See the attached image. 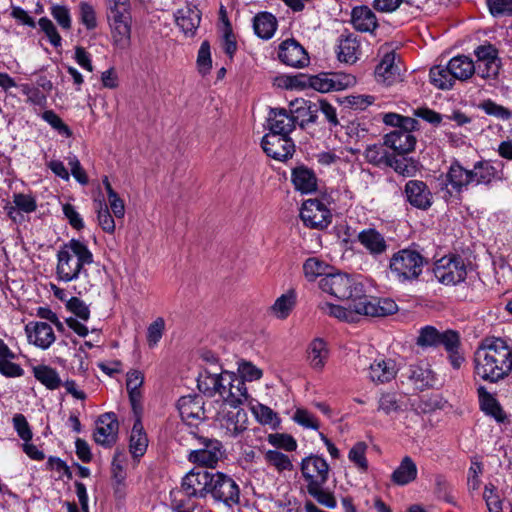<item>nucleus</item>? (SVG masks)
<instances>
[{"label": "nucleus", "instance_id": "nucleus-27", "mask_svg": "<svg viewBox=\"0 0 512 512\" xmlns=\"http://www.w3.org/2000/svg\"><path fill=\"white\" fill-rule=\"evenodd\" d=\"M360 244L372 255H381L386 252L388 245L383 235L374 228L364 229L357 236Z\"/></svg>", "mask_w": 512, "mask_h": 512}, {"label": "nucleus", "instance_id": "nucleus-37", "mask_svg": "<svg viewBox=\"0 0 512 512\" xmlns=\"http://www.w3.org/2000/svg\"><path fill=\"white\" fill-rule=\"evenodd\" d=\"M417 466L410 456H405L391 475L393 483L404 486L417 477Z\"/></svg>", "mask_w": 512, "mask_h": 512}, {"label": "nucleus", "instance_id": "nucleus-26", "mask_svg": "<svg viewBox=\"0 0 512 512\" xmlns=\"http://www.w3.org/2000/svg\"><path fill=\"white\" fill-rule=\"evenodd\" d=\"M291 180L296 190L309 194L317 189V177L312 169L304 165L292 169Z\"/></svg>", "mask_w": 512, "mask_h": 512}, {"label": "nucleus", "instance_id": "nucleus-40", "mask_svg": "<svg viewBox=\"0 0 512 512\" xmlns=\"http://www.w3.org/2000/svg\"><path fill=\"white\" fill-rule=\"evenodd\" d=\"M147 446L148 438L138 417L131 431L129 449L134 457H141L146 452Z\"/></svg>", "mask_w": 512, "mask_h": 512}, {"label": "nucleus", "instance_id": "nucleus-11", "mask_svg": "<svg viewBox=\"0 0 512 512\" xmlns=\"http://www.w3.org/2000/svg\"><path fill=\"white\" fill-rule=\"evenodd\" d=\"M261 146L267 156L279 161L291 157L295 147L289 135H276L275 133L265 134Z\"/></svg>", "mask_w": 512, "mask_h": 512}, {"label": "nucleus", "instance_id": "nucleus-38", "mask_svg": "<svg viewBox=\"0 0 512 512\" xmlns=\"http://www.w3.org/2000/svg\"><path fill=\"white\" fill-rule=\"evenodd\" d=\"M430 82L438 89L448 90L451 89L456 79L452 76L450 63L446 65H435L430 69L429 73Z\"/></svg>", "mask_w": 512, "mask_h": 512}, {"label": "nucleus", "instance_id": "nucleus-3", "mask_svg": "<svg viewBox=\"0 0 512 512\" xmlns=\"http://www.w3.org/2000/svg\"><path fill=\"white\" fill-rule=\"evenodd\" d=\"M106 16L111 29L114 44L125 49L131 39V4L130 0H104Z\"/></svg>", "mask_w": 512, "mask_h": 512}, {"label": "nucleus", "instance_id": "nucleus-54", "mask_svg": "<svg viewBox=\"0 0 512 512\" xmlns=\"http://www.w3.org/2000/svg\"><path fill=\"white\" fill-rule=\"evenodd\" d=\"M97 220L99 226L105 231L106 233L112 234L115 231V220L113 216L111 215L108 206L103 203L102 201L97 202Z\"/></svg>", "mask_w": 512, "mask_h": 512}, {"label": "nucleus", "instance_id": "nucleus-43", "mask_svg": "<svg viewBox=\"0 0 512 512\" xmlns=\"http://www.w3.org/2000/svg\"><path fill=\"white\" fill-rule=\"evenodd\" d=\"M34 377L49 390L58 389L62 385L58 372L47 365H38L33 368Z\"/></svg>", "mask_w": 512, "mask_h": 512}, {"label": "nucleus", "instance_id": "nucleus-62", "mask_svg": "<svg viewBox=\"0 0 512 512\" xmlns=\"http://www.w3.org/2000/svg\"><path fill=\"white\" fill-rule=\"evenodd\" d=\"M165 329V321L159 317L152 322L147 329V342L150 347L155 346L162 338Z\"/></svg>", "mask_w": 512, "mask_h": 512}, {"label": "nucleus", "instance_id": "nucleus-49", "mask_svg": "<svg viewBox=\"0 0 512 512\" xmlns=\"http://www.w3.org/2000/svg\"><path fill=\"white\" fill-rule=\"evenodd\" d=\"M324 485L307 487V493L313 497L318 504L328 509H335L337 501L332 491L323 488Z\"/></svg>", "mask_w": 512, "mask_h": 512}, {"label": "nucleus", "instance_id": "nucleus-51", "mask_svg": "<svg viewBox=\"0 0 512 512\" xmlns=\"http://www.w3.org/2000/svg\"><path fill=\"white\" fill-rule=\"evenodd\" d=\"M265 461L278 472L293 470V464L286 454L278 450H268L264 454Z\"/></svg>", "mask_w": 512, "mask_h": 512}, {"label": "nucleus", "instance_id": "nucleus-48", "mask_svg": "<svg viewBox=\"0 0 512 512\" xmlns=\"http://www.w3.org/2000/svg\"><path fill=\"white\" fill-rule=\"evenodd\" d=\"M328 351L326 345L321 339H314L308 348V360L311 367L321 370L325 365Z\"/></svg>", "mask_w": 512, "mask_h": 512}, {"label": "nucleus", "instance_id": "nucleus-14", "mask_svg": "<svg viewBox=\"0 0 512 512\" xmlns=\"http://www.w3.org/2000/svg\"><path fill=\"white\" fill-rule=\"evenodd\" d=\"M407 202L414 208L428 210L433 204V194L421 180H409L404 187Z\"/></svg>", "mask_w": 512, "mask_h": 512}, {"label": "nucleus", "instance_id": "nucleus-50", "mask_svg": "<svg viewBox=\"0 0 512 512\" xmlns=\"http://www.w3.org/2000/svg\"><path fill=\"white\" fill-rule=\"evenodd\" d=\"M441 333L437 328L431 325L422 327L416 339V344L422 348L438 347Z\"/></svg>", "mask_w": 512, "mask_h": 512}, {"label": "nucleus", "instance_id": "nucleus-41", "mask_svg": "<svg viewBox=\"0 0 512 512\" xmlns=\"http://www.w3.org/2000/svg\"><path fill=\"white\" fill-rule=\"evenodd\" d=\"M385 142L367 146L364 157L366 161L377 167H387L390 164L393 153L388 152Z\"/></svg>", "mask_w": 512, "mask_h": 512}, {"label": "nucleus", "instance_id": "nucleus-6", "mask_svg": "<svg viewBox=\"0 0 512 512\" xmlns=\"http://www.w3.org/2000/svg\"><path fill=\"white\" fill-rule=\"evenodd\" d=\"M208 497L216 503L231 508L240 502V488L229 475L218 471L213 472Z\"/></svg>", "mask_w": 512, "mask_h": 512}, {"label": "nucleus", "instance_id": "nucleus-23", "mask_svg": "<svg viewBox=\"0 0 512 512\" xmlns=\"http://www.w3.org/2000/svg\"><path fill=\"white\" fill-rule=\"evenodd\" d=\"M377 82L390 86L400 80L399 67L395 64V54L387 53L375 68Z\"/></svg>", "mask_w": 512, "mask_h": 512}, {"label": "nucleus", "instance_id": "nucleus-63", "mask_svg": "<svg viewBox=\"0 0 512 512\" xmlns=\"http://www.w3.org/2000/svg\"><path fill=\"white\" fill-rule=\"evenodd\" d=\"M481 108L485 111L486 114L494 116L498 119L508 120L511 117V111L499 105L492 100H486L481 104Z\"/></svg>", "mask_w": 512, "mask_h": 512}, {"label": "nucleus", "instance_id": "nucleus-16", "mask_svg": "<svg viewBox=\"0 0 512 512\" xmlns=\"http://www.w3.org/2000/svg\"><path fill=\"white\" fill-rule=\"evenodd\" d=\"M440 345L444 347L450 365L454 369H460L465 362L460 333L453 329L443 331L439 341Z\"/></svg>", "mask_w": 512, "mask_h": 512}, {"label": "nucleus", "instance_id": "nucleus-42", "mask_svg": "<svg viewBox=\"0 0 512 512\" xmlns=\"http://www.w3.org/2000/svg\"><path fill=\"white\" fill-rule=\"evenodd\" d=\"M254 31L262 39H270L277 27L276 18L267 12H263L254 18Z\"/></svg>", "mask_w": 512, "mask_h": 512}, {"label": "nucleus", "instance_id": "nucleus-20", "mask_svg": "<svg viewBox=\"0 0 512 512\" xmlns=\"http://www.w3.org/2000/svg\"><path fill=\"white\" fill-rule=\"evenodd\" d=\"M269 133L289 135L295 129V119L284 108H271L267 119Z\"/></svg>", "mask_w": 512, "mask_h": 512}, {"label": "nucleus", "instance_id": "nucleus-1", "mask_svg": "<svg viewBox=\"0 0 512 512\" xmlns=\"http://www.w3.org/2000/svg\"><path fill=\"white\" fill-rule=\"evenodd\" d=\"M475 373L497 383L512 372V348L502 338H485L474 353Z\"/></svg>", "mask_w": 512, "mask_h": 512}, {"label": "nucleus", "instance_id": "nucleus-53", "mask_svg": "<svg viewBox=\"0 0 512 512\" xmlns=\"http://www.w3.org/2000/svg\"><path fill=\"white\" fill-rule=\"evenodd\" d=\"M367 444L363 441L357 442L349 451L348 459L362 472L368 469V461L366 458Z\"/></svg>", "mask_w": 512, "mask_h": 512}, {"label": "nucleus", "instance_id": "nucleus-60", "mask_svg": "<svg viewBox=\"0 0 512 512\" xmlns=\"http://www.w3.org/2000/svg\"><path fill=\"white\" fill-rule=\"evenodd\" d=\"M329 314L337 319L353 322L355 321L356 315H359L355 309H352V301H350L348 307L340 305H329Z\"/></svg>", "mask_w": 512, "mask_h": 512}, {"label": "nucleus", "instance_id": "nucleus-4", "mask_svg": "<svg viewBox=\"0 0 512 512\" xmlns=\"http://www.w3.org/2000/svg\"><path fill=\"white\" fill-rule=\"evenodd\" d=\"M323 292L340 299L352 301V309L356 302H361L365 291L363 284L356 278L341 272L329 273L319 281Z\"/></svg>", "mask_w": 512, "mask_h": 512}, {"label": "nucleus", "instance_id": "nucleus-57", "mask_svg": "<svg viewBox=\"0 0 512 512\" xmlns=\"http://www.w3.org/2000/svg\"><path fill=\"white\" fill-rule=\"evenodd\" d=\"M268 442L276 448H281L286 451H294L297 448L295 439L288 434L274 433L269 434L267 437Z\"/></svg>", "mask_w": 512, "mask_h": 512}, {"label": "nucleus", "instance_id": "nucleus-33", "mask_svg": "<svg viewBox=\"0 0 512 512\" xmlns=\"http://www.w3.org/2000/svg\"><path fill=\"white\" fill-rule=\"evenodd\" d=\"M397 370L392 360L376 359L369 366V378L374 383H386L395 378Z\"/></svg>", "mask_w": 512, "mask_h": 512}, {"label": "nucleus", "instance_id": "nucleus-10", "mask_svg": "<svg viewBox=\"0 0 512 512\" xmlns=\"http://www.w3.org/2000/svg\"><path fill=\"white\" fill-rule=\"evenodd\" d=\"M301 473L307 482L306 488L324 485L329 477V465L326 460L317 455H310L301 461Z\"/></svg>", "mask_w": 512, "mask_h": 512}, {"label": "nucleus", "instance_id": "nucleus-18", "mask_svg": "<svg viewBox=\"0 0 512 512\" xmlns=\"http://www.w3.org/2000/svg\"><path fill=\"white\" fill-rule=\"evenodd\" d=\"M25 332L29 343L41 349L49 348L55 341L54 331L46 322H30L25 326Z\"/></svg>", "mask_w": 512, "mask_h": 512}, {"label": "nucleus", "instance_id": "nucleus-35", "mask_svg": "<svg viewBox=\"0 0 512 512\" xmlns=\"http://www.w3.org/2000/svg\"><path fill=\"white\" fill-rule=\"evenodd\" d=\"M478 63L488 62V70L483 74L484 79L495 78L499 73V59L497 49L491 45H481L475 49Z\"/></svg>", "mask_w": 512, "mask_h": 512}, {"label": "nucleus", "instance_id": "nucleus-30", "mask_svg": "<svg viewBox=\"0 0 512 512\" xmlns=\"http://www.w3.org/2000/svg\"><path fill=\"white\" fill-rule=\"evenodd\" d=\"M291 113L295 119V124L299 122L301 127L310 123H315L318 118L316 102L306 100H296L291 102Z\"/></svg>", "mask_w": 512, "mask_h": 512}, {"label": "nucleus", "instance_id": "nucleus-47", "mask_svg": "<svg viewBox=\"0 0 512 512\" xmlns=\"http://www.w3.org/2000/svg\"><path fill=\"white\" fill-rule=\"evenodd\" d=\"M329 270L330 266L316 257L308 258L303 264L304 276L311 282L315 281L318 277H325L330 273Z\"/></svg>", "mask_w": 512, "mask_h": 512}, {"label": "nucleus", "instance_id": "nucleus-25", "mask_svg": "<svg viewBox=\"0 0 512 512\" xmlns=\"http://www.w3.org/2000/svg\"><path fill=\"white\" fill-rule=\"evenodd\" d=\"M385 145L399 155L407 154L414 150L416 138L407 131L394 130L385 135Z\"/></svg>", "mask_w": 512, "mask_h": 512}, {"label": "nucleus", "instance_id": "nucleus-5", "mask_svg": "<svg viewBox=\"0 0 512 512\" xmlns=\"http://www.w3.org/2000/svg\"><path fill=\"white\" fill-rule=\"evenodd\" d=\"M427 260L416 250L402 249L393 254L389 262L392 276L401 283L418 279Z\"/></svg>", "mask_w": 512, "mask_h": 512}, {"label": "nucleus", "instance_id": "nucleus-56", "mask_svg": "<svg viewBox=\"0 0 512 512\" xmlns=\"http://www.w3.org/2000/svg\"><path fill=\"white\" fill-rule=\"evenodd\" d=\"M42 119L46 121L59 134L66 137L72 136L71 129L62 121V119L53 111L46 110L42 113Z\"/></svg>", "mask_w": 512, "mask_h": 512}, {"label": "nucleus", "instance_id": "nucleus-46", "mask_svg": "<svg viewBox=\"0 0 512 512\" xmlns=\"http://www.w3.org/2000/svg\"><path fill=\"white\" fill-rule=\"evenodd\" d=\"M295 304L296 293L294 290H290L278 297L270 309L277 318L285 319L288 317Z\"/></svg>", "mask_w": 512, "mask_h": 512}, {"label": "nucleus", "instance_id": "nucleus-19", "mask_svg": "<svg viewBox=\"0 0 512 512\" xmlns=\"http://www.w3.org/2000/svg\"><path fill=\"white\" fill-rule=\"evenodd\" d=\"M355 82V77L351 75H333L332 77L318 75L310 79V86L319 92L325 93L331 90H343L354 85Z\"/></svg>", "mask_w": 512, "mask_h": 512}, {"label": "nucleus", "instance_id": "nucleus-29", "mask_svg": "<svg viewBox=\"0 0 512 512\" xmlns=\"http://www.w3.org/2000/svg\"><path fill=\"white\" fill-rule=\"evenodd\" d=\"M253 399L250 398L246 384L243 382V378L238 377L234 374L232 377V384L228 390V394L224 396V402L233 408H238L240 405L248 403L252 404Z\"/></svg>", "mask_w": 512, "mask_h": 512}, {"label": "nucleus", "instance_id": "nucleus-9", "mask_svg": "<svg viewBox=\"0 0 512 512\" xmlns=\"http://www.w3.org/2000/svg\"><path fill=\"white\" fill-rule=\"evenodd\" d=\"M300 218L309 228L324 229L331 223L332 214L318 199H308L302 204Z\"/></svg>", "mask_w": 512, "mask_h": 512}, {"label": "nucleus", "instance_id": "nucleus-28", "mask_svg": "<svg viewBox=\"0 0 512 512\" xmlns=\"http://www.w3.org/2000/svg\"><path fill=\"white\" fill-rule=\"evenodd\" d=\"M247 414L238 409L229 411L220 418V425L230 437H236L247 429Z\"/></svg>", "mask_w": 512, "mask_h": 512}, {"label": "nucleus", "instance_id": "nucleus-15", "mask_svg": "<svg viewBox=\"0 0 512 512\" xmlns=\"http://www.w3.org/2000/svg\"><path fill=\"white\" fill-rule=\"evenodd\" d=\"M278 58L285 65L294 68H303L309 64L306 50L294 39H287L280 44Z\"/></svg>", "mask_w": 512, "mask_h": 512}, {"label": "nucleus", "instance_id": "nucleus-64", "mask_svg": "<svg viewBox=\"0 0 512 512\" xmlns=\"http://www.w3.org/2000/svg\"><path fill=\"white\" fill-rule=\"evenodd\" d=\"M124 462L125 454L120 450H116L111 464V472L113 479L118 484L125 479Z\"/></svg>", "mask_w": 512, "mask_h": 512}, {"label": "nucleus", "instance_id": "nucleus-32", "mask_svg": "<svg viewBox=\"0 0 512 512\" xmlns=\"http://www.w3.org/2000/svg\"><path fill=\"white\" fill-rule=\"evenodd\" d=\"M353 27L360 32H373L377 26L375 13L367 6L355 7L351 13Z\"/></svg>", "mask_w": 512, "mask_h": 512}, {"label": "nucleus", "instance_id": "nucleus-39", "mask_svg": "<svg viewBox=\"0 0 512 512\" xmlns=\"http://www.w3.org/2000/svg\"><path fill=\"white\" fill-rule=\"evenodd\" d=\"M449 63L452 76L456 80L465 81L476 72V66L472 59L465 55L455 56L450 59Z\"/></svg>", "mask_w": 512, "mask_h": 512}, {"label": "nucleus", "instance_id": "nucleus-55", "mask_svg": "<svg viewBox=\"0 0 512 512\" xmlns=\"http://www.w3.org/2000/svg\"><path fill=\"white\" fill-rule=\"evenodd\" d=\"M252 411L259 422L262 424L272 425L276 427L279 425L280 420L277 417V414L268 406L257 403V405L252 406Z\"/></svg>", "mask_w": 512, "mask_h": 512}, {"label": "nucleus", "instance_id": "nucleus-52", "mask_svg": "<svg viewBox=\"0 0 512 512\" xmlns=\"http://www.w3.org/2000/svg\"><path fill=\"white\" fill-rule=\"evenodd\" d=\"M218 369L205 370V374H201L198 378V388L201 392L209 397L215 395V387L219 378Z\"/></svg>", "mask_w": 512, "mask_h": 512}, {"label": "nucleus", "instance_id": "nucleus-34", "mask_svg": "<svg viewBox=\"0 0 512 512\" xmlns=\"http://www.w3.org/2000/svg\"><path fill=\"white\" fill-rule=\"evenodd\" d=\"M477 393L481 410L492 416L497 422L503 423L506 420V414L496 398L484 386H479Z\"/></svg>", "mask_w": 512, "mask_h": 512}, {"label": "nucleus", "instance_id": "nucleus-44", "mask_svg": "<svg viewBox=\"0 0 512 512\" xmlns=\"http://www.w3.org/2000/svg\"><path fill=\"white\" fill-rule=\"evenodd\" d=\"M419 166V162L411 157L393 155L387 167L392 168L403 177H413L419 170Z\"/></svg>", "mask_w": 512, "mask_h": 512}, {"label": "nucleus", "instance_id": "nucleus-21", "mask_svg": "<svg viewBox=\"0 0 512 512\" xmlns=\"http://www.w3.org/2000/svg\"><path fill=\"white\" fill-rule=\"evenodd\" d=\"M177 407L182 420L188 424L204 418L203 402L199 396H182L177 402Z\"/></svg>", "mask_w": 512, "mask_h": 512}, {"label": "nucleus", "instance_id": "nucleus-7", "mask_svg": "<svg viewBox=\"0 0 512 512\" xmlns=\"http://www.w3.org/2000/svg\"><path fill=\"white\" fill-rule=\"evenodd\" d=\"M197 439L202 447L189 452V462L204 468H215L224 455L222 443L217 439L203 436Z\"/></svg>", "mask_w": 512, "mask_h": 512}, {"label": "nucleus", "instance_id": "nucleus-13", "mask_svg": "<svg viewBox=\"0 0 512 512\" xmlns=\"http://www.w3.org/2000/svg\"><path fill=\"white\" fill-rule=\"evenodd\" d=\"M361 302H356L354 309L359 315L383 317L395 313L397 304L391 299H375L364 294Z\"/></svg>", "mask_w": 512, "mask_h": 512}, {"label": "nucleus", "instance_id": "nucleus-36", "mask_svg": "<svg viewBox=\"0 0 512 512\" xmlns=\"http://www.w3.org/2000/svg\"><path fill=\"white\" fill-rule=\"evenodd\" d=\"M360 44L352 34L341 35L338 45V59L341 62L353 64L358 60Z\"/></svg>", "mask_w": 512, "mask_h": 512}, {"label": "nucleus", "instance_id": "nucleus-2", "mask_svg": "<svg viewBox=\"0 0 512 512\" xmlns=\"http://www.w3.org/2000/svg\"><path fill=\"white\" fill-rule=\"evenodd\" d=\"M93 261V254L87 245L80 240L71 239L57 252L56 275L64 282L76 280L81 274L88 277L85 266Z\"/></svg>", "mask_w": 512, "mask_h": 512}, {"label": "nucleus", "instance_id": "nucleus-8", "mask_svg": "<svg viewBox=\"0 0 512 512\" xmlns=\"http://www.w3.org/2000/svg\"><path fill=\"white\" fill-rule=\"evenodd\" d=\"M212 475L213 471L207 468L195 467L182 478L181 488L189 498L206 499Z\"/></svg>", "mask_w": 512, "mask_h": 512}, {"label": "nucleus", "instance_id": "nucleus-22", "mask_svg": "<svg viewBox=\"0 0 512 512\" xmlns=\"http://www.w3.org/2000/svg\"><path fill=\"white\" fill-rule=\"evenodd\" d=\"M446 182L455 192L462 193L472 184V172L464 168L458 160H454L446 173Z\"/></svg>", "mask_w": 512, "mask_h": 512}, {"label": "nucleus", "instance_id": "nucleus-17", "mask_svg": "<svg viewBox=\"0 0 512 512\" xmlns=\"http://www.w3.org/2000/svg\"><path fill=\"white\" fill-rule=\"evenodd\" d=\"M435 275L441 283L455 285L465 280L467 272L463 260L460 257H453L445 264L438 265Z\"/></svg>", "mask_w": 512, "mask_h": 512}, {"label": "nucleus", "instance_id": "nucleus-31", "mask_svg": "<svg viewBox=\"0 0 512 512\" xmlns=\"http://www.w3.org/2000/svg\"><path fill=\"white\" fill-rule=\"evenodd\" d=\"M175 20L185 35L193 36L200 24V11L196 7L187 6L177 11Z\"/></svg>", "mask_w": 512, "mask_h": 512}, {"label": "nucleus", "instance_id": "nucleus-24", "mask_svg": "<svg viewBox=\"0 0 512 512\" xmlns=\"http://www.w3.org/2000/svg\"><path fill=\"white\" fill-rule=\"evenodd\" d=\"M402 376L411 381L416 389L424 390L433 386L432 371L425 364H411L405 367Z\"/></svg>", "mask_w": 512, "mask_h": 512}, {"label": "nucleus", "instance_id": "nucleus-12", "mask_svg": "<svg viewBox=\"0 0 512 512\" xmlns=\"http://www.w3.org/2000/svg\"><path fill=\"white\" fill-rule=\"evenodd\" d=\"M118 430L119 423L115 413H105L96 422L94 440L104 447H112L117 441Z\"/></svg>", "mask_w": 512, "mask_h": 512}, {"label": "nucleus", "instance_id": "nucleus-45", "mask_svg": "<svg viewBox=\"0 0 512 512\" xmlns=\"http://www.w3.org/2000/svg\"><path fill=\"white\" fill-rule=\"evenodd\" d=\"M472 172V184H489L496 175V169L486 160L478 161L474 164Z\"/></svg>", "mask_w": 512, "mask_h": 512}, {"label": "nucleus", "instance_id": "nucleus-61", "mask_svg": "<svg viewBox=\"0 0 512 512\" xmlns=\"http://www.w3.org/2000/svg\"><path fill=\"white\" fill-rule=\"evenodd\" d=\"M401 409L399 400L395 393H384L378 401V410L383 411L385 414L397 412Z\"/></svg>", "mask_w": 512, "mask_h": 512}, {"label": "nucleus", "instance_id": "nucleus-58", "mask_svg": "<svg viewBox=\"0 0 512 512\" xmlns=\"http://www.w3.org/2000/svg\"><path fill=\"white\" fill-rule=\"evenodd\" d=\"M80 20L82 24L88 29L93 30L97 27L96 12L94 7L88 2L79 3Z\"/></svg>", "mask_w": 512, "mask_h": 512}, {"label": "nucleus", "instance_id": "nucleus-59", "mask_svg": "<svg viewBox=\"0 0 512 512\" xmlns=\"http://www.w3.org/2000/svg\"><path fill=\"white\" fill-rule=\"evenodd\" d=\"M486 4L494 17L512 16V0H487Z\"/></svg>", "mask_w": 512, "mask_h": 512}]
</instances>
